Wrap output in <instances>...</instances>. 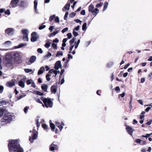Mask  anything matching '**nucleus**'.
Masks as SVG:
<instances>
[{"mask_svg": "<svg viewBox=\"0 0 152 152\" xmlns=\"http://www.w3.org/2000/svg\"><path fill=\"white\" fill-rule=\"evenodd\" d=\"M10 152H19V141L18 139L10 140L8 144Z\"/></svg>", "mask_w": 152, "mask_h": 152, "instance_id": "1", "label": "nucleus"}, {"mask_svg": "<svg viewBox=\"0 0 152 152\" xmlns=\"http://www.w3.org/2000/svg\"><path fill=\"white\" fill-rule=\"evenodd\" d=\"M40 99L43 102L44 104H43L42 106L44 107H45L46 108H51L53 105V102L51 101L50 98H45L43 96L40 97Z\"/></svg>", "mask_w": 152, "mask_h": 152, "instance_id": "2", "label": "nucleus"}, {"mask_svg": "<svg viewBox=\"0 0 152 152\" xmlns=\"http://www.w3.org/2000/svg\"><path fill=\"white\" fill-rule=\"evenodd\" d=\"M12 58L10 54L7 53L6 54L4 61L7 66H9L12 65Z\"/></svg>", "mask_w": 152, "mask_h": 152, "instance_id": "3", "label": "nucleus"}, {"mask_svg": "<svg viewBox=\"0 0 152 152\" xmlns=\"http://www.w3.org/2000/svg\"><path fill=\"white\" fill-rule=\"evenodd\" d=\"M94 7L92 4H91L88 7V10L89 12L92 13L94 16H96L99 12V10L97 8H96L94 10Z\"/></svg>", "mask_w": 152, "mask_h": 152, "instance_id": "4", "label": "nucleus"}, {"mask_svg": "<svg viewBox=\"0 0 152 152\" xmlns=\"http://www.w3.org/2000/svg\"><path fill=\"white\" fill-rule=\"evenodd\" d=\"M15 31L13 28H8L5 30V34L9 36H12L14 34Z\"/></svg>", "mask_w": 152, "mask_h": 152, "instance_id": "5", "label": "nucleus"}, {"mask_svg": "<svg viewBox=\"0 0 152 152\" xmlns=\"http://www.w3.org/2000/svg\"><path fill=\"white\" fill-rule=\"evenodd\" d=\"M12 120V118L10 115H7L6 114L4 115L3 117V118L2 121L6 123H9Z\"/></svg>", "mask_w": 152, "mask_h": 152, "instance_id": "6", "label": "nucleus"}, {"mask_svg": "<svg viewBox=\"0 0 152 152\" xmlns=\"http://www.w3.org/2000/svg\"><path fill=\"white\" fill-rule=\"evenodd\" d=\"M54 142L52 143L49 146V150L51 151L54 150H57L58 149V147L57 145L54 144Z\"/></svg>", "mask_w": 152, "mask_h": 152, "instance_id": "7", "label": "nucleus"}, {"mask_svg": "<svg viewBox=\"0 0 152 152\" xmlns=\"http://www.w3.org/2000/svg\"><path fill=\"white\" fill-rule=\"evenodd\" d=\"M19 0H12L10 4V7H15L18 5Z\"/></svg>", "mask_w": 152, "mask_h": 152, "instance_id": "8", "label": "nucleus"}, {"mask_svg": "<svg viewBox=\"0 0 152 152\" xmlns=\"http://www.w3.org/2000/svg\"><path fill=\"white\" fill-rule=\"evenodd\" d=\"M12 58L15 59L17 62L19 61V53L18 52H14L12 54Z\"/></svg>", "mask_w": 152, "mask_h": 152, "instance_id": "9", "label": "nucleus"}, {"mask_svg": "<svg viewBox=\"0 0 152 152\" xmlns=\"http://www.w3.org/2000/svg\"><path fill=\"white\" fill-rule=\"evenodd\" d=\"M33 134L32 136V138L31 137H29V140L31 143H33L34 142V140L36 139L38 135V132H37L36 133H34Z\"/></svg>", "mask_w": 152, "mask_h": 152, "instance_id": "10", "label": "nucleus"}, {"mask_svg": "<svg viewBox=\"0 0 152 152\" xmlns=\"http://www.w3.org/2000/svg\"><path fill=\"white\" fill-rule=\"evenodd\" d=\"M62 67V65L61 64V61H56L55 64L54 66L55 69L56 70H58L59 68H61Z\"/></svg>", "mask_w": 152, "mask_h": 152, "instance_id": "11", "label": "nucleus"}, {"mask_svg": "<svg viewBox=\"0 0 152 152\" xmlns=\"http://www.w3.org/2000/svg\"><path fill=\"white\" fill-rule=\"evenodd\" d=\"M126 130L129 134L131 135H132L133 130L132 128L130 127L129 126H126Z\"/></svg>", "mask_w": 152, "mask_h": 152, "instance_id": "12", "label": "nucleus"}, {"mask_svg": "<svg viewBox=\"0 0 152 152\" xmlns=\"http://www.w3.org/2000/svg\"><path fill=\"white\" fill-rule=\"evenodd\" d=\"M57 86H56L53 85L50 88L51 92L55 94L57 91Z\"/></svg>", "mask_w": 152, "mask_h": 152, "instance_id": "13", "label": "nucleus"}, {"mask_svg": "<svg viewBox=\"0 0 152 152\" xmlns=\"http://www.w3.org/2000/svg\"><path fill=\"white\" fill-rule=\"evenodd\" d=\"M15 85V82L13 80H12L11 81L7 82L6 84V86L8 87H12Z\"/></svg>", "mask_w": 152, "mask_h": 152, "instance_id": "14", "label": "nucleus"}, {"mask_svg": "<svg viewBox=\"0 0 152 152\" xmlns=\"http://www.w3.org/2000/svg\"><path fill=\"white\" fill-rule=\"evenodd\" d=\"M36 59V57L35 56H31L30 58L29 62L31 63H34Z\"/></svg>", "mask_w": 152, "mask_h": 152, "instance_id": "15", "label": "nucleus"}, {"mask_svg": "<svg viewBox=\"0 0 152 152\" xmlns=\"http://www.w3.org/2000/svg\"><path fill=\"white\" fill-rule=\"evenodd\" d=\"M55 124L56 126H57L59 128L60 131H61L63 128L62 126L60 125V123L58 121H56Z\"/></svg>", "mask_w": 152, "mask_h": 152, "instance_id": "16", "label": "nucleus"}, {"mask_svg": "<svg viewBox=\"0 0 152 152\" xmlns=\"http://www.w3.org/2000/svg\"><path fill=\"white\" fill-rule=\"evenodd\" d=\"M45 70V69L44 67H41L39 70L38 75H40L42 74Z\"/></svg>", "mask_w": 152, "mask_h": 152, "instance_id": "17", "label": "nucleus"}, {"mask_svg": "<svg viewBox=\"0 0 152 152\" xmlns=\"http://www.w3.org/2000/svg\"><path fill=\"white\" fill-rule=\"evenodd\" d=\"M48 88V85L46 84H43L42 86H41V88L44 91H47V90Z\"/></svg>", "mask_w": 152, "mask_h": 152, "instance_id": "18", "label": "nucleus"}, {"mask_svg": "<svg viewBox=\"0 0 152 152\" xmlns=\"http://www.w3.org/2000/svg\"><path fill=\"white\" fill-rule=\"evenodd\" d=\"M70 6V3L66 4L62 9L63 11H64V9L65 10H69V9Z\"/></svg>", "mask_w": 152, "mask_h": 152, "instance_id": "19", "label": "nucleus"}, {"mask_svg": "<svg viewBox=\"0 0 152 152\" xmlns=\"http://www.w3.org/2000/svg\"><path fill=\"white\" fill-rule=\"evenodd\" d=\"M28 31L27 29H23L21 31V33L23 34V36L26 35H28Z\"/></svg>", "mask_w": 152, "mask_h": 152, "instance_id": "20", "label": "nucleus"}, {"mask_svg": "<svg viewBox=\"0 0 152 152\" xmlns=\"http://www.w3.org/2000/svg\"><path fill=\"white\" fill-rule=\"evenodd\" d=\"M51 120H50L49 122L50 126L51 128L52 131H54V130L55 129V126L51 122Z\"/></svg>", "mask_w": 152, "mask_h": 152, "instance_id": "21", "label": "nucleus"}, {"mask_svg": "<svg viewBox=\"0 0 152 152\" xmlns=\"http://www.w3.org/2000/svg\"><path fill=\"white\" fill-rule=\"evenodd\" d=\"M12 42L10 41H7L5 42L4 43V45L7 47H9L12 45Z\"/></svg>", "mask_w": 152, "mask_h": 152, "instance_id": "22", "label": "nucleus"}, {"mask_svg": "<svg viewBox=\"0 0 152 152\" xmlns=\"http://www.w3.org/2000/svg\"><path fill=\"white\" fill-rule=\"evenodd\" d=\"M34 93L40 96H43L44 94L43 93H42L38 91L35 90L34 91Z\"/></svg>", "mask_w": 152, "mask_h": 152, "instance_id": "23", "label": "nucleus"}, {"mask_svg": "<svg viewBox=\"0 0 152 152\" xmlns=\"http://www.w3.org/2000/svg\"><path fill=\"white\" fill-rule=\"evenodd\" d=\"M34 8L35 12H37V0H35L34 1Z\"/></svg>", "mask_w": 152, "mask_h": 152, "instance_id": "24", "label": "nucleus"}, {"mask_svg": "<svg viewBox=\"0 0 152 152\" xmlns=\"http://www.w3.org/2000/svg\"><path fill=\"white\" fill-rule=\"evenodd\" d=\"M38 37H31V42H34L36 41L38 39Z\"/></svg>", "mask_w": 152, "mask_h": 152, "instance_id": "25", "label": "nucleus"}, {"mask_svg": "<svg viewBox=\"0 0 152 152\" xmlns=\"http://www.w3.org/2000/svg\"><path fill=\"white\" fill-rule=\"evenodd\" d=\"M42 127L46 131L48 130V126L46 124H42Z\"/></svg>", "mask_w": 152, "mask_h": 152, "instance_id": "26", "label": "nucleus"}, {"mask_svg": "<svg viewBox=\"0 0 152 152\" xmlns=\"http://www.w3.org/2000/svg\"><path fill=\"white\" fill-rule=\"evenodd\" d=\"M108 5V3L107 2L105 1L104 2L103 11H104L107 9Z\"/></svg>", "mask_w": 152, "mask_h": 152, "instance_id": "27", "label": "nucleus"}, {"mask_svg": "<svg viewBox=\"0 0 152 152\" xmlns=\"http://www.w3.org/2000/svg\"><path fill=\"white\" fill-rule=\"evenodd\" d=\"M51 42L49 41H48L46 42L45 45V46L47 48H49L50 46Z\"/></svg>", "mask_w": 152, "mask_h": 152, "instance_id": "28", "label": "nucleus"}, {"mask_svg": "<svg viewBox=\"0 0 152 152\" xmlns=\"http://www.w3.org/2000/svg\"><path fill=\"white\" fill-rule=\"evenodd\" d=\"M22 39L24 41H28V35L23 36Z\"/></svg>", "mask_w": 152, "mask_h": 152, "instance_id": "29", "label": "nucleus"}, {"mask_svg": "<svg viewBox=\"0 0 152 152\" xmlns=\"http://www.w3.org/2000/svg\"><path fill=\"white\" fill-rule=\"evenodd\" d=\"M63 55V52L62 51H57L56 55V57H59V56H62Z\"/></svg>", "mask_w": 152, "mask_h": 152, "instance_id": "30", "label": "nucleus"}, {"mask_svg": "<svg viewBox=\"0 0 152 152\" xmlns=\"http://www.w3.org/2000/svg\"><path fill=\"white\" fill-rule=\"evenodd\" d=\"M26 5V4L24 1H21V3L20 5V6L22 8H24Z\"/></svg>", "mask_w": 152, "mask_h": 152, "instance_id": "31", "label": "nucleus"}, {"mask_svg": "<svg viewBox=\"0 0 152 152\" xmlns=\"http://www.w3.org/2000/svg\"><path fill=\"white\" fill-rule=\"evenodd\" d=\"M87 23H84L82 26V29L83 31H85L87 29Z\"/></svg>", "mask_w": 152, "mask_h": 152, "instance_id": "32", "label": "nucleus"}, {"mask_svg": "<svg viewBox=\"0 0 152 152\" xmlns=\"http://www.w3.org/2000/svg\"><path fill=\"white\" fill-rule=\"evenodd\" d=\"M25 72L28 73L30 72H33V70L29 69H24Z\"/></svg>", "mask_w": 152, "mask_h": 152, "instance_id": "33", "label": "nucleus"}, {"mask_svg": "<svg viewBox=\"0 0 152 152\" xmlns=\"http://www.w3.org/2000/svg\"><path fill=\"white\" fill-rule=\"evenodd\" d=\"M58 31H57L53 33H52L50 34L49 37H50L53 36H55L56 34H57L58 33Z\"/></svg>", "mask_w": 152, "mask_h": 152, "instance_id": "34", "label": "nucleus"}, {"mask_svg": "<svg viewBox=\"0 0 152 152\" xmlns=\"http://www.w3.org/2000/svg\"><path fill=\"white\" fill-rule=\"evenodd\" d=\"M55 18V15H54L51 16L49 18V21L50 22H51L53 19Z\"/></svg>", "mask_w": 152, "mask_h": 152, "instance_id": "35", "label": "nucleus"}, {"mask_svg": "<svg viewBox=\"0 0 152 152\" xmlns=\"http://www.w3.org/2000/svg\"><path fill=\"white\" fill-rule=\"evenodd\" d=\"M76 39V38L75 37H73L72 39L70 40L69 43L71 45H72Z\"/></svg>", "mask_w": 152, "mask_h": 152, "instance_id": "36", "label": "nucleus"}, {"mask_svg": "<svg viewBox=\"0 0 152 152\" xmlns=\"http://www.w3.org/2000/svg\"><path fill=\"white\" fill-rule=\"evenodd\" d=\"M20 86L22 88H24L25 86L24 82L20 80Z\"/></svg>", "mask_w": 152, "mask_h": 152, "instance_id": "37", "label": "nucleus"}, {"mask_svg": "<svg viewBox=\"0 0 152 152\" xmlns=\"http://www.w3.org/2000/svg\"><path fill=\"white\" fill-rule=\"evenodd\" d=\"M6 104V102L4 100L0 101V105L2 106Z\"/></svg>", "mask_w": 152, "mask_h": 152, "instance_id": "38", "label": "nucleus"}, {"mask_svg": "<svg viewBox=\"0 0 152 152\" xmlns=\"http://www.w3.org/2000/svg\"><path fill=\"white\" fill-rule=\"evenodd\" d=\"M113 62H110L107 64V67L109 68L111 67L113 65Z\"/></svg>", "mask_w": 152, "mask_h": 152, "instance_id": "39", "label": "nucleus"}, {"mask_svg": "<svg viewBox=\"0 0 152 152\" xmlns=\"http://www.w3.org/2000/svg\"><path fill=\"white\" fill-rule=\"evenodd\" d=\"M51 76V75L49 74H47L46 77V79L48 81H49L50 80V76Z\"/></svg>", "mask_w": 152, "mask_h": 152, "instance_id": "40", "label": "nucleus"}, {"mask_svg": "<svg viewBox=\"0 0 152 152\" xmlns=\"http://www.w3.org/2000/svg\"><path fill=\"white\" fill-rule=\"evenodd\" d=\"M35 101L37 102L40 104H42V105L43 103L40 100V99L39 98H36L35 99Z\"/></svg>", "mask_w": 152, "mask_h": 152, "instance_id": "41", "label": "nucleus"}, {"mask_svg": "<svg viewBox=\"0 0 152 152\" xmlns=\"http://www.w3.org/2000/svg\"><path fill=\"white\" fill-rule=\"evenodd\" d=\"M69 61V59L66 60V61L64 63V64L63 65V67L65 68H66L67 65Z\"/></svg>", "mask_w": 152, "mask_h": 152, "instance_id": "42", "label": "nucleus"}, {"mask_svg": "<svg viewBox=\"0 0 152 152\" xmlns=\"http://www.w3.org/2000/svg\"><path fill=\"white\" fill-rule=\"evenodd\" d=\"M125 95V93L124 92H123L122 94H120L118 95V98H120V96L122 98L124 97Z\"/></svg>", "mask_w": 152, "mask_h": 152, "instance_id": "43", "label": "nucleus"}, {"mask_svg": "<svg viewBox=\"0 0 152 152\" xmlns=\"http://www.w3.org/2000/svg\"><path fill=\"white\" fill-rule=\"evenodd\" d=\"M27 45V43H26L20 44V48H21L23 46H26Z\"/></svg>", "mask_w": 152, "mask_h": 152, "instance_id": "44", "label": "nucleus"}, {"mask_svg": "<svg viewBox=\"0 0 152 152\" xmlns=\"http://www.w3.org/2000/svg\"><path fill=\"white\" fill-rule=\"evenodd\" d=\"M46 27V26L45 25H41L39 26V29L40 30H42L45 28Z\"/></svg>", "mask_w": 152, "mask_h": 152, "instance_id": "45", "label": "nucleus"}, {"mask_svg": "<svg viewBox=\"0 0 152 152\" xmlns=\"http://www.w3.org/2000/svg\"><path fill=\"white\" fill-rule=\"evenodd\" d=\"M72 33L75 37L78 35V33L75 32L74 30H73Z\"/></svg>", "mask_w": 152, "mask_h": 152, "instance_id": "46", "label": "nucleus"}, {"mask_svg": "<svg viewBox=\"0 0 152 152\" xmlns=\"http://www.w3.org/2000/svg\"><path fill=\"white\" fill-rule=\"evenodd\" d=\"M31 37H37L36 33L35 32H33L31 34Z\"/></svg>", "mask_w": 152, "mask_h": 152, "instance_id": "47", "label": "nucleus"}, {"mask_svg": "<svg viewBox=\"0 0 152 152\" xmlns=\"http://www.w3.org/2000/svg\"><path fill=\"white\" fill-rule=\"evenodd\" d=\"M52 46L53 47L55 50L57 49V45L56 44L53 43L52 44Z\"/></svg>", "mask_w": 152, "mask_h": 152, "instance_id": "48", "label": "nucleus"}, {"mask_svg": "<svg viewBox=\"0 0 152 152\" xmlns=\"http://www.w3.org/2000/svg\"><path fill=\"white\" fill-rule=\"evenodd\" d=\"M80 42V39H79L77 40V43L76 44V45L75 46V49H76L77 48Z\"/></svg>", "mask_w": 152, "mask_h": 152, "instance_id": "49", "label": "nucleus"}, {"mask_svg": "<svg viewBox=\"0 0 152 152\" xmlns=\"http://www.w3.org/2000/svg\"><path fill=\"white\" fill-rule=\"evenodd\" d=\"M54 21L56 23H59V18L57 16L55 18L54 20Z\"/></svg>", "mask_w": 152, "mask_h": 152, "instance_id": "50", "label": "nucleus"}, {"mask_svg": "<svg viewBox=\"0 0 152 152\" xmlns=\"http://www.w3.org/2000/svg\"><path fill=\"white\" fill-rule=\"evenodd\" d=\"M68 15V12H66L65 15L64 17V20H66Z\"/></svg>", "mask_w": 152, "mask_h": 152, "instance_id": "51", "label": "nucleus"}, {"mask_svg": "<svg viewBox=\"0 0 152 152\" xmlns=\"http://www.w3.org/2000/svg\"><path fill=\"white\" fill-rule=\"evenodd\" d=\"M68 29V28L67 27L65 28L62 30L61 32L63 33H64L65 32L67 31Z\"/></svg>", "mask_w": 152, "mask_h": 152, "instance_id": "52", "label": "nucleus"}, {"mask_svg": "<svg viewBox=\"0 0 152 152\" xmlns=\"http://www.w3.org/2000/svg\"><path fill=\"white\" fill-rule=\"evenodd\" d=\"M67 37L69 39H71L72 37V35L71 33H69L67 34Z\"/></svg>", "mask_w": 152, "mask_h": 152, "instance_id": "53", "label": "nucleus"}, {"mask_svg": "<svg viewBox=\"0 0 152 152\" xmlns=\"http://www.w3.org/2000/svg\"><path fill=\"white\" fill-rule=\"evenodd\" d=\"M36 125H37V127H39L40 125V124L39 123V120L38 119H37L36 120Z\"/></svg>", "mask_w": 152, "mask_h": 152, "instance_id": "54", "label": "nucleus"}, {"mask_svg": "<svg viewBox=\"0 0 152 152\" xmlns=\"http://www.w3.org/2000/svg\"><path fill=\"white\" fill-rule=\"evenodd\" d=\"M76 14L74 12H72L70 14V17L71 18H73L75 16V15H76Z\"/></svg>", "mask_w": 152, "mask_h": 152, "instance_id": "55", "label": "nucleus"}, {"mask_svg": "<svg viewBox=\"0 0 152 152\" xmlns=\"http://www.w3.org/2000/svg\"><path fill=\"white\" fill-rule=\"evenodd\" d=\"M80 14L82 15H85V10H82L81 12H80Z\"/></svg>", "mask_w": 152, "mask_h": 152, "instance_id": "56", "label": "nucleus"}, {"mask_svg": "<svg viewBox=\"0 0 152 152\" xmlns=\"http://www.w3.org/2000/svg\"><path fill=\"white\" fill-rule=\"evenodd\" d=\"M37 51L38 53H42L43 52V51L42 50V49L40 48H39L37 49Z\"/></svg>", "mask_w": 152, "mask_h": 152, "instance_id": "57", "label": "nucleus"}, {"mask_svg": "<svg viewBox=\"0 0 152 152\" xmlns=\"http://www.w3.org/2000/svg\"><path fill=\"white\" fill-rule=\"evenodd\" d=\"M152 122V119L151 120H150L149 121L146 122V124L148 125H150L151 124Z\"/></svg>", "mask_w": 152, "mask_h": 152, "instance_id": "58", "label": "nucleus"}, {"mask_svg": "<svg viewBox=\"0 0 152 152\" xmlns=\"http://www.w3.org/2000/svg\"><path fill=\"white\" fill-rule=\"evenodd\" d=\"M28 108H29V107H28L27 106L26 107L24 108V111L26 113H27V110Z\"/></svg>", "mask_w": 152, "mask_h": 152, "instance_id": "59", "label": "nucleus"}, {"mask_svg": "<svg viewBox=\"0 0 152 152\" xmlns=\"http://www.w3.org/2000/svg\"><path fill=\"white\" fill-rule=\"evenodd\" d=\"M75 21L77 23H80V24H81L82 23V21H81L80 19H76L75 20Z\"/></svg>", "mask_w": 152, "mask_h": 152, "instance_id": "60", "label": "nucleus"}, {"mask_svg": "<svg viewBox=\"0 0 152 152\" xmlns=\"http://www.w3.org/2000/svg\"><path fill=\"white\" fill-rule=\"evenodd\" d=\"M64 69H61L60 74V75L59 76V78H60L61 77L62 75L63 74V73L64 72Z\"/></svg>", "mask_w": 152, "mask_h": 152, "instance_id": "61", "label": "nucleus"}, {"mask_svg": "<svg viewBox=\"0 0 152 152\" xmlns=\"http://www.w3.org/2000/svg\"><path fill=\"white\" fill-rule=\"evenodd\" d=\"M5 13L6 15H10V10H7L6 11H5Z\"/></svg>", "mask_w": 152, "mask_h": 152, "instance_id": "62", "label": "nucleus"}, {"mask_svg": "<svg viewBox=\"0 0 152 152\" xmlns=\"http://www.w3.org/2000/svg\"><path fill=\"white\" fill-rule=\"evenodd\" d=\"M4 88L2 86H0V93H2L3 91Z\"/></svg>", "mask_w": 152, "mask_h": 152, "instance_id": "63", "label": "nucleus"}, {"mask_svg": "<svg viewBox=\"0 0 152 152\" xmlns=\"http://www.w3.org/2000/svg\"><path fill=\"white\" fill-rule=\"evenodd\" d=\"M80 28V26L78 25L75 27L73 30H74V31L76 30L78 31L79 30Z\"/></svg>", "mask_w": 152, "mask_h": 152, "instance_id": "64", "label": "nucleus"}]
</instances>
